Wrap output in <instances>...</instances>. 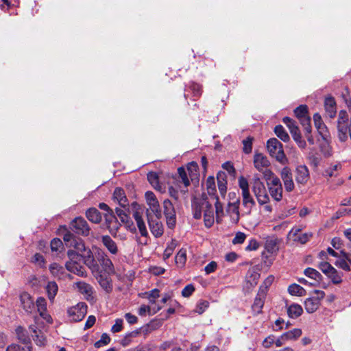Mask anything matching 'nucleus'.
Returning <instances> with one entry per match:
<instances>
[{
	"label": "nucleus",
	"mask_w": 351,
	"mask_h": 351,
	"mask_svg": "<svg viewBox=\"0 0 351 351\" xmlns=\"http://www.w3.org/2000/svg\"><path fill=\"white\" fill-rule=\"evenodd\" d=\"M67 255L69 261H68L65 264L66 269L79 276L86 277L87 274L85 268L80 264L81 255L72 250H69L67 252Z\"/></svg>",
	"instance_id": "f257e3e1"
},
{
	"label": "nucleus",
	"mask_w": 351,
	"mask_h": 351,
	"mask_svg": "<svg viewBox=\"0 0 351 351\" xmlns=\"http://www.w3.org/2000/svg\"><path fill=\"white\" fill-rule=\"evenodd\" d=\"M267 150L271 156L276 158L282 165L287 163L288 160L284 153L282 143L275 138H270L267 143Z\"/></svg>",
	"instance_id": "f03ea898"
},
{
	"label": "nucleus",
	"mask_w": 351,
	"mask_h": 351,
	"mask_svg": "<svg viewBox=\"0 0 351 351\" xmlns=\"http://www.w3.org/2000/svg\"><path fill=\"white\" fill-rule=\"evenodd\" d=\"M252 191L259 204L269 203V197L265 184L257 176H254L252 180Z\"/></svg>",
	"instance_id": "7ed1b4c3"
},
{
	"label": "nucleus",
	"mask_w": 351,
	"mask_h": 351,
	"mask_svg": "<svg viewBox=\"0 0 351 351\" xmlns=\"http://www.w3.org/2000/svg\"><path fill=\"white\" fill-rule=\"evenodd\" d=\"M252 191L259 204L269 203V197L265 184L257 176H254L252 180Z\"/></svg>",
	"instance_id": "20e7f679"
},
{
	"label": "nucleus",
	"mask_w": 351,
	"mask_h": 351,
	"mask_svg": "<svg viewBox=\"0 0 351 351\" xmlns=\"http://www.w3.org/2000/svg\"><path fill=\"white\" fill-rule=\"evenodd\" d=\"M239 186L241 190L242 202L245 207H252L255 204V202L250 194L249 183L247 180L243 176H240L238 179Z\"/></svg>",
	"instance_id": "39448f33"
},
{
	"label": "nucleus",
	"mask_w": 351,
	"mask_h": 351,
	"mask_svg": "<svg viewBox=\"0 0 351 351\" xmlns=\"http://www.w3.org/2000/svg\"><path fill=\"white\" fill-rule=\"evenodd\" d=\"M296 117L299 119L306 132H311V119L308 115V108L306 105H300L294 110Z\"/></svg>",
	"instance_id": "423d86ee"
},
{
	"label": "nucleus",
	"mask_w": 351,
	"mask_h": 351,
	"mask_svg": "<svg viewBox=\"0 0 351 351\" xmlns=\"http://www.w3.org/2000/svg\"><path fill=\"white\" fill-rule=\"evenodd\" d=\"M67 313L71 321L80 322L87 313V306L84 302H80L75 306L69 308Z\"/></svg>",
	"instance_id": "0eeeda50"
},
{
	"label": "nucleus",
	"mask_w": 351,
	"mask_h": 351,
	"mask_svg": "<svg viewBox=\"0 0 351 351\" xmlns=\"http://www.w3.org/2000/svg\"><path fill=\"white\" fill-rule=\"evenodd\" d=\"M162 206L167 225L169 228H173L176 223V215L174 206L169 199H165Z\"/></svg>",
	"instance_id": "6e6552de"
},
{
	"label": "nucleus",
	"mask_w": 351,
	"mask_h": 351,
	"mask_svg": "<svg viewBox=\"0 0 351 351\" xmlns=\"http://www.w3.org/2000/svg\"><path fill=\"white\" fill-rule=\"evenodd\" d=\"M145 196L146 202L149 206L147 210V214H149V211L150 210L153 214H154L155 217H161L162 213L160 206L154 193L152 191H147Z\"/></svg>",
	"instance_id": "1a4fd4ad"
},
{
	"label": "nucleus",
	"mask_w": 351,
	"mask_h": 351,
	"mask_svg": "<svg viewBox=\"0 0 351 351\" xmlns=\"http://www.w3.org/2000/svg\"><path fill=\"white\" fill-rule=\"evenodd\" d=\"M99 208L108 212L105 217L108 228H110V232H112L113 230L117 231L119 229V223H118L115 216L113 215L112 210L105 203H100L99 204Z\"/></svg>",
	"instance_id": "9d476101"
},
{
	"label": "nucleus",
	"mask_w": 351,
	"mask_h": 351,
	"mask_svg": "<svg viewBox=\"0 0 351 351\" xmlns=\"http://www.w3.org/2000/svg\"><path fill=\"white\" fill-rule=\"evenodd\" d=\"M71 229L77 234L87 236L90 228L86 220L82 217H76L71 224Z\"/></svg>",
	"instance_id": "9b49d317"
},
{
	"label": "nucleus",
	"mask_w": 351,
	"mask_h": 351,
	"mask_svg": "<svg viewBox=\"0 0 351 351\" xmlns=\"http://www.w3.org/2000/svg\"><path fill=\"white\" fill-rule=\"evenodd\" d=\"M147 215L149 229L152 234L156 238L161 237L164 232V228L160 220V217H155L154 218L149 214Z\"/></svg>",
	"instance_id": "f8f14e48"
},
{
	"label": "nucleus",
	"mask_w": 351,
	"mask_h": 351,
	"mask_svg": "<svg viewBox=\"0 0 351 351\" xmlns=\"http://www.w3.org/2000/svg\"><path fill=\"white\" fill-rule=\"evenodd\" d=\"M16 334L19 341L25 345L24 347L22 348V351H32L31 339L27 332L23 327L18 326L16 328Z\"/></svg>",
	"instance_id": "ddd939ff"
},
{
	"label": "nucleus",
	"mask_w": 351,
	"mask_h": 351,
	"mask_svg": "<svg viewBox=\"0 0 351 351\" xmlns=\"http://www.w3.org/2000/svg\"><path fill=\"white\" fill-rule=\"evenodd\" d=\"M74 287L84 295L86 300H94L93 288L90 285L84 281H79L74 284Z\"/></svg>",
	"instance_id": "4468645a"
},
{
	"label": "nucleus",
	"mask_w": 351,
	"mask_h": 351,
	"mask_svg": "<svg viewBox=\"0 0 351 351\" xmlns=\"http://www.w3.org/2000/svg\"><path fill=\"white\" fill-rule=\"evenodd\" d=\"M313 121L317 132L324 140H326L330 136V133L326 125L324 123L322 117L319 113H315L313 115Z\"/></svg>",
	"instance_id": "2eb2a0df"
},
{
	"label": "nucleus",
	"mask_w": 351,
	"mask_h": 351,
	"mask_svg": "<svg viewBox=\"0 0 351 351\" xmlns=\"http://www.w3.org/2000/svg\"><path fill=\"white\" fill-rule=\"evenodd\" d=\"M202 207L204 211V221L206 227H210L215 221V214L211 204L208 202H203Z\"/></svg>",
	"instance_id": "dca6fc26"
},
{
	"label": "nucleus",
	"mask_w": 351,
	"mask_h": 351,
	"mask_svg": "<svg viewBox=\"0 0 351 351\" xmlns=\"http://www.w3.org/2000/svg\"><path fill=\"white\" fill-rule=\"evenodd\" d=\"M253 162L254 167L260 172L270 166V162L267 157L261 153H255Z\"/></svg>",
	"instance_id": "f3484780"
},
{
	"label": "nucleus",
	"mask_w": 351,
	"mask_h": 351,
	"mask_svg": "<svg viewBox=\"0 0 351 351\" xmlns=\"http://www.w3.org/2000/svg\"><path fill=\"white\" fill-rule=\"evenodd\" d=\"M280 176L283 181L286 191L289 192L293 191L294 189V183L293 181L291 169L287 167H284L281 170Z\"/></svg>",
	"instance_id": "a211bd4d"
},
{
	"label": "nucleus",
	"mask_w": 351,
	"mask_h": 351,
	"mask_svg": "<svg viewBox=\"0 0 351 351\" xmlns=\"http://www.w3.org/2000/svg\"><path fill=\"white\" fill-rule=\"evenodd\" d=\"M266 296V291L263 288H260L259 291L254 299L252 308L254 314H259L262 311L265 303V298Z\"/></svg>",
	"instance_id": "6ab92c4d"
},
{
	"label": "nucleus",
	"mask_w": 351,
	"mask_h": 351,
	"mask_svg": "<svg viewBox=\"0 0 351 351\" xmlns=\"http://www.w3.org/2000/svg\"><path fill=\"white\" fill-rule=\"evenodd\" d=\"M115 213L121 222L125 225V228L130 231H134L135 227L133 226L132 221L125 211L121 208H116Z\"/></svg>",
	"instance_id": "aec40b11"
},
{
	"label": "nucleus",
	"mask_w": 351,
	"mask_h": 351,
	"mask_svg": "<svg viewBox=\"0 0 351 351\" xmlns=\"http://www.w3.org/2000/svg\"><path fill=\"white\" fill-rule=\"evenodd\" d=\"M36 306L40 315L45 319L47 323H52V318L47 313V302L45 298H38L36 300Z\"/></svg>",
	"instance_id": "412c9836"
},
{
	"label": "nucleus",
	"mask_w": 351,
	"mask_h": 351,
	"mask_svg": "<svg viewBox=\"0 0 351 351\" xmlns=\"http://www.w3.org/2000/svg\"><path fill=\"white\" fill-rule=\"evenodd\" d=\"M21 304L22 308L27 313H32L34 309V302L31 295L24 292L20 295Z\"/></svg>",
	"instance_id": "4be33fe9"
},
{
	"label": "nucleus",
	"mask_w": 351,
	"mask_h": 351,
	"mask_svg": "<svg viewBox=\"0 0 351 351\" xmlns=\"http://www.w3.org/2000/svg\"><path fill=\"white\" fill-rule=\"evenodd\" d=\"M309 179L308 169L306 165H300L296 168L295 180L297 182L304 184Z\"/></svg>",
	"instance_id": "5701e85b"
},
{
	"label": "nucleus",
	"mask_w": 351,
	"mask_h": 351,
	"mask_svg": "<svg viewBox=\"0 0 351 351\" xmlns=\"http://www.w3.org/2000/svg\"><path fill=\"white\" fill-rule=\"evenodd\" d=\"M133 217L136 221L139 232L142 237H147L148 232L145 221L142 217V213L138 210H136L133 213Z\"/></svg>",
	"instance_id": "b1692460"
},
{
	"label": "nucleus",
	"mask_w": 351,
	"mask_h": 351,
	"mask_svg": "<svg viewBox=\"0 0 351 351\" xmlns=\"http://www.w3.org/2000/svg\"><path fill=\"white\" fill-rule=\"evenodd\" d=\"M324 108L326 115L332 119L336 116L337 108L336 101L332 97L326 98L324 101Z\"/></svg>",
	"instance_id": "393cba45"
},
{
	"label": "nucleus",
	"mask_w": 351,
	"mask_h": 351,
	"mask_svg": "<svg viewBox=\"0 0 351 351\" xmlns=\"http://www.w3.org/2000/svg\"><path fill=\"white\" fill-rule=\"evenodd\" d=\"M96 278L101 287L107 293H110L112 291L113 285L111 278L109 276L99 274Z\"/></svg>",
	"instance_id": "a878e982"
},
{
	"label": "nucleus",
	"mask_w": 351,
	"mask_h": 351,
	"mask_svg": "<svg viewBox=\"0 0 351 351\" xmlns=\"http://www.w3.org/2000/svg\"><path fill=\"white\" fill-rule=\"evenodd\" d=\"M99 261L106 274L111 275L115 273L113 263L108 255L103 254Z\"/></svg>",
	"instance_id": "bb28decb"
},
{
	"label": "nucleus",
	"mask_w": 351,
	"mask_h": 351,
	"mask_svg": "<svg viewBox=\"0 0 351 351\" xmlns=\"http://www.w3.org/2000/svg\"><path fill=\"white\" fill-rule=\"evenodd\" d=\"M101 242L111 254L116 255L118 254V246L110 236H103L101 237Z\"/></svg>",
	"instance_id": "cd10ccee"
},
{
	"label": "nucleus",
	"mask_w": 351,
	"mask_h": 351,
	"mask_svg": "<svg viewBox=\"0 0 351 351\" xmlns=\"http://www.w3.org/2000/svg\"><path fill=\"white\" fill-rule=\"evenodd\" d=\"M113 199L121 207H126L128 205V199L124 191L121 188H116L113 193Z\"/></svg>",
	"instance_id": "c85d7f7f"
},
{
	"label": "nucleus",
	"mask_w": 351,
	"mask_h": 351,
	"mask_svg": "<svg viewBox=\"0 0 351 351\" xmlns=\"http://www.w3.org/2000/svg\"><path fill=\"white\" fill-rule=\"evenodd\" d=\"M228 215L232 223L237 224L239 221V206L236 204H229L227 208Z\"/></svg>",
	"instance_id": "c756f323"
},
{
	"label": "nucleus",
	"mask_w": 351,
	"mask_h": 351,
	"mask_svg": "<svg viewBox=\"0 0 351 351\" xmlns=\"http://www.w3.org/2000/svg\"><path fill=\"white\" fill-rule=\"evenodd\" d=\"M187 250L184 247L181 248L176 254L175 263L178 267L183 268L185 266L187 260Z\"/></svg>",
	"instance_id": "7c9ffc66"
},
{
	"label": "nucleus",
	"mask_w": 351,
	"mask_h": 351,
	"mask_svg": "<svg viewBox=\"0 0 351 351\" xmlns=\"http://www.w3.org/2000/svg\"><path fill=\"white\" fill-rule=\"evenodd\" d=\"M319 302L315 297L307 298L304 302V308L307 313H313L317 310L319 306Z\"/></svg>",
	"instance_id": "2f4dec72"
},
{
	"label": "nucleus",
	"mask_w": 351,
	"mask_h": 351,
	"mask_svg": "<svg viewBox=\"0 0 351 351\" xmlns=\"http://www.w3.org/2000/svg\"><path fill=\"white\" fill-rule=\"evenodd\" d=\"M218 189L221 196L224 197L227 191L226 176L224 173L220 172L217 174Z\"/></svg>",
	"instance_id": "473e14b6"
},
{
	"label": "nucleus",
	"mask_w": 351,
	"mask_h": 351,
	"mask_svg": "<svg viewBox=\"0 0 351 351\" xmlns=\"http://www.w3.org/2000/svg\"><path fill=\"white\" fill-rule=\"evenodd\" d=\"M87 219L95 223H99L101 221V215L99 211L95 208H90L86 213Z\"/></svg>",
	"instance_id": "72a5a7b5"
},
{
	"label": "nucleus",
	"mask_w": 351,
	"mask_h": 351,
	"mask_svg": "<svg viewBox=\"0 0 351 351\" xmlns=\"http://www.w3.org/2000/svg\"><path fill=\"white\" fill-rule=\"evenodd\" d=\"M84 264L91 270L93 274L99 271V266L93 254L88 251V254L84 258Z\"/></svg>",
	"instance_id": "f704fd0d"
},
{
	"label": "nucleus",
	"mask_w": 351,
	"mask_h": 351,
	"mask_svg": "<svg viewBox=\"0 0 351 351\" xmlns=\"http://www.w3.org/2000/svg\"><path fill=\"white\" fill-rule=\"evenodd\" d=\"M303 309L300 304H292L287 307V313L291 318H297L302 315Z\"/></svg>",
	"instance_id": "c9c22d12"
},
{
	"label": "nucleus",
	"mask_w": 351,
	"mask_h": 351,
	"mask_svg": "<svg viewBox=\"0 0 351 351\" xmlns=\"http://www.w3.org/2000/svg\"><path fill=\"white\" fill-rule=\"evenodd\" d=\"M186 171L189 174L191 181L197 179L198 178V165L195 162H189L186 168Z\"/></svg>",
	"instance_id": "e433bc0d"
},
{
	"label": "nucleus",
	"mask_w": 351,
	"mask_h": 351,
	"mask_svg": "<svg viewBox=\"0 0 351 351\" xmlns=\"http://www.w3.org/2000/svg\"><path fill=\"white\" fill-rule=\"evenodd\" d=\"M341 253L345 258L343 259H338L335 261V265L343 269L344 271H350V264L348 262V254L341 251Z\"/></svg>",
	"instance_id": "4c0bfd02"
},
{
	"label": "nucleus",
	"mask_w": 351,
	"mask_h": 351,
	"mask_svg": "<svg viewBox=\"0 0 351 351\" xmlns=\"http://www.w3.org/2000/svg\"><path fill=\"white\" fill-rule=\"evenodd\" d=\"M304 275L311 278V280H315L317 282H321L322 280V274L316 269L308 267L304 271Z\"/></svg>",
	"instance_id": "58836bf2"
},
{
	"label": "nucleus",
	"mask_w": 351,
	"mask_h": 351,
	"mask_svg": "<svg viewBox=\"0 0 351 351\" xmlns=\"http://www.w3.org/2000/svg\"><path fill=\"white\" fill-rule=\"evenodd\" d=\"M269 192L270 195L274 200L279 202L282 199V186H269Z\"/></svg>",
	"instance_id": "ea45409f"
},
{
	"label": "nucleus",
	"mask_w": 351,
	"mask_h": 351,
	"mask_svg": "<svg viewBox=\"0 0 351 351\" xmlns=\"http://www.w3.org/2000/svg\"><path fill=\"white\" fill-rule=\"evenodd\" d=\"M178 173L180 178L181 179V182L184 185V188L186 189L190 185L191 179L189 177V174L186 172V169L183 167H179L178 169Z\"/></svg>",
	"instance_id": "a19ab883"
},
{
	"label": "nucleus",
	"mask_w": 351,
	"mask_h": 351,
	"mask_svg": "<svg viewBox=\"0 0 351 351\" xmlns=\"http://www.w3.org/2000/svg\"><path fill=\"white\" fill-rule=\"evenodd\" d=\"M288 292L292 295L302 296L306 294V290L300 285L292 284L288 287Z\"/></svg>",
	"instance_id": "79ce46f5"
},
{
	"label": "nucleus",
	"mask_w": 351,
	"mask_h": 351,
	"mask_svg": "<svg viewBox=\"0 0 351 351\" xmlns=\"http://www.w3.org/2000/svg\"><path fill=\"white\" fill-rule=\"evenodd\" d=\"M206 188L209 195L215 197L216 186L214 177L209 176L206 181Z\"/></svg>",
	"instance_id": "37998d69"
},
{
	"label": "nucleus",
	"mask_w": 351,
	"mask_h": 351,
	"mask_svg": "<svg viewBox=\"0 0 351 351\" xmlns=\"http://www.w3.org/2000/svg\"><path fill=\"white\" fill-rule=\"evenodd\" d=\"M178 245V242L176 239H172L171 242L167 244V246L163 254V257L165 259H167L171 256Z\"/></svg>",
	"instance_id": "c03bdc74"
},
{
	"label": "nucleus",
	"mask_w": 351,
	"mask_h": 351,
	"mask_svg": "<svg viewBox=\"0 0 351 351\" xmlns=\"http://www.w3.org/2000/svg\"><path fill=\"white\" fill-rule=\"evenodd\" d=\"M274 132L276 136L280 138L284 142H287L289 141V136L287 132L285 131L283 126L281 125H276L274 129Z\"/></svg>",
	"instance_id": "a18cd8bd"
},
{
	"label": "nucleus",
	"mask_w": 351,
	"mask_h": 351,
	"mask_svg": "<svg viewBox=\"0 0 351 351\" xmlns=\"http://www.w3.org/2000/svg\"><path fill=\"white\" fill-rule=\"evenodd\" d=\"M47 292L48 298L51 301H53L58 292V285L55 282H49L47 285Z\"/></svg>",
	"instance_id": "49530a36"
},
{
	"label": "nucleus",
	"mask_w": 351,
	"mask_h": 351,
	"mask_svg": "<svg viewBox=\"0 0 351 351\" xmlns=\"http://www.w3.org/2000/svg\"><path fill=\"white\" fill-rule=\"evenodd\" d=\"M302 335V330L300 328H294L282 334V338L287 340H293L300 337Z\"/></svg>",
	"instance_id": "de8ad7c7"
},
{
	"label": "nucleus",
	"mask_w": 351,
	"mask_h": 351,
	"mask_svg": "<svg viewBox=\"0 0 351 351\" xmlns=\"http://www.w3.org/2000/svg\"><path fill=\"white\" fill-rule=\"evenodd\" d=\"M49 270L51 274L56 278H61L62 275L64 272V269L62 266L58 265V263H53L50 265Z\"/></svg>",
	"instance_id": "09e8293b"
},
{
	"label": "nucleus",
	"mask_w": 351,
	"mask_h": 351,
	"mask_svg": "<svg viewBox=\"0 0 351 351\" xmlns=\"http://www.w3.org/2000/svg\"><path fill=\"white\" fill-rule=\"evenodd\" d=\"M69 247H73L77 252L80 254V252H84L86 250V247L84 243L82 240L80 239H75L72 240V243L69 244Z\"/></svg>",
	"instance_id": "8fccbe9b"
},
{
	"label": "nucleus",
	"mask_w": 351,
	"mask_h": 351,
	"mask_svg": "<svg viewBox=\"0 0 351 351\" xmlns=\"http://www.w3.org/2000/svg\"><path fill=\"white\" fill-rule=\"evenodd\" d=\"M253 141L254 138L250 136L243 140V151L245 154H248L252 152Z\"/></svg>",
	"instance_id": "3c124183"
},
{
	"label": "nucleus",
	"mask_w": 351,
	"mask_h": 351,
	"mask_svg": "<svg viewBox=\"0 0 351 351\" xmlns=\"http://www.w3.org/2000/svg\"><path fill=\"white\" fill-rule=\"evenodd\" d=\"M341 167L340 163H336L335 165H332L328 168H327L324 173V176L325 177L331 178L332 176H335V172L339 171Z\"/></svg>",
	"instance_id": "603ef678"
},
{
	"label": "nucleus",
	"mask_w": 351,
	"mask_h": 351,
	"mask_svg": "<svg viewBox=\"0 0 351 351\" xmlns=\"http://www.w3.org/2000/svg\"><path fill=\"white\" fill-rule=\"evenodd\" d=\"M327 276L334 284H339L342 281L341 275L335 268L332 269Z\"/></svg>",
	"instance_id": "864d4df0"
},
{
	"label": "nucleus",
	"mask_w": 351,
	"mask_h": 351,
	"mask_svg": "<svg viewBox=\"0 0 351 351\" xmlns=\"http://www.w3.org/2000/svg\"><path fill=\"white\" fill-rule=\"evenodd\" d=\"M147 298L148 299L150 304H154L156 299L160 296V291L158 289H154L149 292L145 293Z\"/></svg>",
	"instance_id": "5fc2aeb1"
},
{
	"label": "nucleus",
	"mask_w": 351,
	"mask_h": 351,
	"mask_svg": "<svg viewBox=\"0 0 351 351\" xmlns=\"http://www.w3.org/2000/svg\"><path fill=\"white\" fill-rule=\"evenodd\" d=\"M110 342V337L106 333L102 334L101 339L96 341L94 344L95 347L99 348L100 347L108 345Z\"/></svg>",
	"instance_id": "6e6d98bb"
},
{
	"label": "nucleus",
	"mask_w": 351,
	"mask_h": 351,
	"mask_svg": "<svg viewBox=\"0 0 351 351\" xmlns=\"http://www.w3.org/2000/svg\"><path fill=\"white\" fill-rule=\"evenodd\" d=\"M247 238L246 234L242 232H237L233 238L232 243L234 245L242 244L244 243Z\"/></svg>",
	"instance_id": "4d7b16f0"
},
{
	"label": "nucleus",
	"mask_w": 351,
	"mask_h": 351,
	"mask_svg": "<svg viewBox=\"0 0 351 351\" xmlns=\"http://www.w3.org/2000/svg\"><path fill=\"white\" fill-rule=\"evenodd\" d=\"M147 179L150 184L156 189H159L158 177L156 173L150 172L147 174Z\"/></svg>",
	"instance_id": "13d9d810"
},
{
	"label": "nucleus",
	"mask_w": 351,
	"mask_h": 351,
	"mask_svg": "<svg viewBox=\"0 0 351 351\" xmlns=\"http://www.w3.org/2000/svg\"><path fill=\"white\" fill-rule=\"evenodd\" d=\"M318 267L326 276L334 269L329 263L326 261L321 262L318 265Z\"/></svg>",
	"instance_id": "bf43d9fd"
},
{
	"label": "nucleus",
	"mask_w": 351,
	"mask_h": 351,
	"mask_svg": "<svg viewBox=\"0 0 351 351\" xmlns=\"http://www.w3.org/2000/svg\"><path fill=\"white\" fill-rule=\"evenodd\" d=\"M209 303L206 300H200L197 304L196 308H195V312L198 314L203 313L206 309L208 307Z\"/></svg>",
	"instance_id": "052dcab7"
},
{
	"label": "nucleus",
	"mask_w": 351,
	"mask_h": 351,
	"mask_svg": "<svg viewBox=\"0 0 351 351\" xmlns=\"http://www.w3.org/2000/svg\"><path fill=\"white\" fill-rule=\"evenodd\" d=\"M178 191H180L182 193H185L186 189L182 188L180 185H179L177 188H175L171 186L169 189L170 195L174 197L176 199H177L178 197Z\"/></svg>",
	"instance_id": "680f3d73"
},
{
	"label": "nucleus",
	"mask_w": 351,
	"mask_h": 351,
	"mask_svg": "<svg viewBox=\"0 0 351 351\" xmlns=\"http://www.w3.org/2000/svg\"><path fill=\"white\" fill-rule=\"evenodd\" d=\"M215 199V213H216V220L218 222L221 215L223 214V206L219 202V199L217 197H214Z\"/></svg>",
	"instance_id": "e2e57ef3"
},
{
	"label": "nucleus",
	"mask_w": 351,
	"mask_h": 351,
	"mask_svg": "<svg viewBox=\"0 0 351 351\" xmlns=\"http://www.w3.org/2000/svg\"><path fill=\"white\" fill-rule=\"evenodd\" d=\"M195 291V287L192 284L186 285L182 291V295L188 298L192 295Z\"/></svg>",
	"instance_id": "0e129e2a"
},
{
	"label": "nucleus",
	"mask_w": 351,
	"mask_h": 351,
	"mask_svg": "<svg viewBox=\"0 0 351 351\" xmlns=\"http://www.w3.org/2000/svg\"><path fill=\"white\" fill-rule=\"evenodd\" d=\"M259 243L255 239L249 241L247 245L245 247L246 251H254L259 247Z\"/></svg>",
	"instance_id": "69168bd1"
},
{
	"label": "nucleus",
	"mask_w": 351,
	"mask_h": 351,
	"mask_svg": "<svg viewBox=\"0 0 351 351\" xmlns=\"http://www.w3.org/2000/svg\"><path fill=\"white\" fill-rule=\"evenodd\" d=\"M311 237H312V233L306 232V233H304L300 235H298L297 237L294 238V240L298 241L302 244H304L309 240V239Z\"/></svg>",
	"instance_id": "338daca9"
},
{
	"label": "nucleus",
	"mask_w": 351,
	"mask_h": 351,
	"mask_svg": "<svg viewBox=\"0 0 351 351\" xmlns=\"http://www.w3.org/2000/svg\"><path fill=\"white\" fill-rule=\"evenodd\" d=\"M32 262L35 264H37L40 267H43L45 265V261L43 255L36 253L32 258Z\"/></svg>",
	"instance_id": "774afa93"
}]
</instances>
